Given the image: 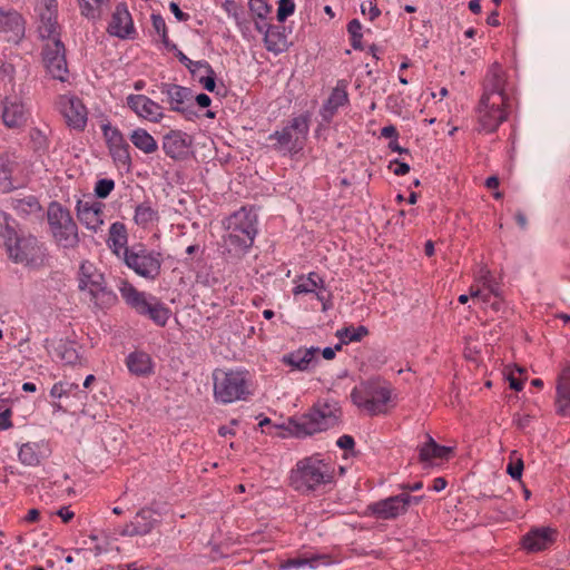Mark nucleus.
Segmentation results:
<instances>
[{
	"label": "nucleus",
	"instance_id": "obj_1",
	"mask_svg": "<svg viewBox=\"0 0 570 570\" xmlns=\"http://www.w3.org/2000/svg\"><path fill=\"white\" fill-rule=\"evenodd\" d=\"M257 217L252 210L242 208L227 219V235L224 247L233 257L243 256L254 243L257 234Z\"/></svg>",
	"mask_w": 570,
	"mask_h": 570
},
{
	"label": "nucleus",
	"instance_id": "obj_64",
	"mask_svg": "<svg viewBox=\"0 0 570 570\" xmlns=\"http://www.w3.org/2000/svg\"><path fill=\"white\" fill-rule=\"evenodd\" d=\"M362 24L357 19H353L347 24V31L350 36H362Z\"/></svg>",
	"mask_w": 570,
	"mask_h": 570
},
{
	"label": "nucleus",
	"instance_id": "obj_13",
	"mask_svg": "<svg viewBox=\"0 0 570 570\" xmlns=\"http://www.w3.org/2000/svg\"><path fill=\"white\" fill-rule=\"evenodd\" d=\"M159 89L166 96L164 101L169 104L173 111L181 114L188 120L197 116L190 89L175 83H161Z\"/></svg>",
	"mask_w": 570,
	"mask_h": 570
},
{
	"label": "nucleus",
	"instance_id": "obj_54",
	"mask_svg": "<svg viewBox=\"0 0 570 570\" xmlns=\"http://www.w3.org/2000/svg\"><path fill=\"white\" fill-rule=\"evenodd\" d=\"M13 188L10 180V171L6 167H0V191L8 193Z\"/></svg>",
	"mask_w": 570,
	"mask_h": 570
},
{
	"label": "nucleus",
	"instance_id": "obj_58",
	"mask_svg": "<svg viewBox=\"0 0 570 570\" xmlns=\"http://www.w3.org/2000/svg\"><path fill=\"white\" fill-rule=\"evenodd\" d=\"M336 444L338 448H341L343 450H352L355 445V442H354L353 436H351L348 434H344L338 438Z\"/></svg>",
	"mask_w": 570,
	"mask_h": 570
},
{
	"label": "nucleus",
	"instance_id": "obj_4",
	"mask_svg": "<svg viewBox=\"0 0 570 570\" xmlns=\"http://www.w3.org/2000/svg\"><path fill=\"white\" fill-rule=\"evenodd\" d=\"M78 288L97 308H107L117 302L116 294L107 287L104 274L88 261L79 267Z\"/></svg>",
	"mask_w": 570,
	"mask_h": 570
},
{
	"label": "nucleus",
	"instance_id": "obj_12",
	"mask_svg": "<svg viewBox=\"0 0 570 570\" xmlns=\"http://www.w3.org/2000/svg\"><path fill=\"white\" fill-rule=\"evenodd\" d=\"M43 65L53 79L66 81L68 67L65 45L60 38L50 39L42 48Z\"/></svg>",
	"mask_w": 570,
	"mask_h": 570
},
{
	"label": "nucleus",
	"instance_id": "obj_27",
	"mask_svg": "<svg viewBox=\"0 0 570 570\" xmlns=\"http://www.w3.org/2000/svg\"><path fill=\"white\" fill-rule=\"evenodd\" d=\"M137 313L148 316L158 326H165L170 316V309L155 296L147 298Z\"/></svg>",
	"mask_w": 570,
	"mask_h": 570
},
{
	"label": "nucleus",
	"instance_id": "obj_34",
	"mask_svg": "<svg viewBox=\"0 0 570 570\" xmlns=\"http://www.w3.org/2000/svg\"><path fill=\"white\" fill-rule=\"evenodd\" d=\"M108 244L117 255L120 250L125 253V249H130L127 247V230L124 224L114 223L110 226Z\"/></svg>",
	"mask_w": 570,
	"mask_h": 570
},
{
	"label": "nucleus",
	"instance_id": "obj_17",
	"mask_svg": "<svg viewBox=\"0 0 570 570\" xmlns=\"http://www.w3.org/2000/svg\"><path fill=\"white\" fill-rule=\"evenodd\" d=\"M505 82V72L498 63H493L485 76L481 99L492 105L508 102Z\"/></svg>",
	"mask_w": 570,
	"mask_h": 570
},
{
	"label": "nucleus",
	"instance_id": "obj_3",
	"mask_svg": "<svg viewBox=\"0 0 570 570\" xmlns=\"http://www.w3.org/2000/svg\"><path fill=\"white\" fill-rule=\"evenodd\" d=\"M342 410L335 400H320L308 413L293 421L297 436H307L332 429L340 423Z\"/></svg>",
	"mask_w": 570,
	"mask_h": 570
},
{
	"label": "nucleus",
	"instance_id": "obj_47",
	"mask_svg": "<svg viewBox=\"0 0 570 570\" xmlns=\"http://www.w3.org/2000/svg\"><path fill=\"white\" fill-rule=\"evenodd\" d=\"M295 11V3L293 0H279L277 8V20L284 22Z\"/></svg>",
	"mask_w": 570,
	"mask_h": 570
},
{
	"label": "nucleus",
	"instance_id": "obj_44",
	"mask_svg": "<svg viewBox=\"0 0 570 570\" xmlns=\"http://www.w3.org/2000/svg\"><path fill=\"white\" fill-rule=\"evenodd\" d=\"M134 219L136 224L146 227L148 224L157 219V212L149 205L141 204L136 207Z\"/></svg>",
	"mask_w": 570,
	"mask_h": 570
},
{
	"label": "nucleus",
	"instance_id": "obj_55",
	"mask_svg": "<svg viewBox=\"0 0 570 570\" xmlns=\"http://www.w3.org/2000/svg\"><path fill=\"white\" fill-rule=\"evenodd\" d=\"M523 471V462L521 459L517 460L515 462H510L507 472L512 479L519 480L522 476Z\"/></svg>",
	"mask_w": 570,
	"mask_h": 570
},
{
	"label": "nucleus",
	"instance_id": "obj_61",
	"mask_svg": "<svg viewBox=\"0 0 570 570\" xmlns=\"http://www.w3.org/2000/svg\"><path fill=\"white\" fill-rule=\"evenodd\" d=\"M169 9L170 11L174 13L175 18L178 20V21H187L189 19V14L188 13H185L180 10L178 3L176 2H170L169 4Z\"/></svg>",
	"mask_w": 570,
	"mask_h": 570
},
{
	"label": "nucleus",
	"instance_id": "obj_10",
	"mask_svg": "<svg viewBox=\"0 0 570 570\" xmlns=\"http://www.w3.org/2000/svg\"><path fill=\"white\" fill-rule=\"evenodd\" d=\"M9 257L14 263L37 264L43 257V247L32 235L14 234L13 239L4 245Z\"/></svg>",
	"mask_w": 570,
	"mask_h": 570
},
{
	"label": "nucleus",
	"instance_id": "obj_30",
	"mask_svg": "<svg viewBox=\"0 0 570 570\" xmlns=\"http://www.w3.org/2000/svg\"><path fill=\"white\" fill-rule=\"evenodd\" d=\"M281 29V27L268 26L265 30L264 43L271 52L281 53L287 49V37Z\"/></svg>",
	"mask_w": 570,
	"mask_h": 570
},
{
	"label": "nucleus",
	"instance_id": "obj_40",
	"mask_svg": "<svg viewBox=\"0 0 570 570\" xmlns=\"http://www.w3.org/2000/svg\"><path fill=\"white\" fill-rule=\"evenodd\" d=\"M368 334V330L360 325L357 327L347 326L338 330L336 336L340 338L338 344H348L351 342H360L364 336Z\"/></svg>",
	"mask_w": 570,
	"mask_h": 570
},
{
	"label": "nucleus",
	"instance_id": "obj_14",
	"mask_svg": "<svg viewBox=\"0 0 570 570\" xmlns=\"http://www.w3.org/2000/svg\"><path fill=\"white\" fill-rule=\"evenodd\" d=\"M102 134L106 139L109 153L118 167L129 169L131 157L129 154V145L120 130L110 124L102 126Z\"/></svg>",
	"mask_w": 570,
	"mask_h": 570
},
{
	"label": "nucleus",
	"instance_id": "obj_24",
	"mask_svg": "<svg viewBox=\"0 0 570 570\" xmlns=\"http://www.w3.org/2000/svg\"><path fill=\"white\" fill-rule=\"evenodd\" d=\"M108 32L121 39L130 38L135 33L131 16L124 3L116 6L108 26Z\"/></svg>",
	"mask_w": 570,
	"mask_h": 570
},
{
	"label": "nucleus",
	"instance_id": "obj_37",
	"mask_svg": "<svg viewBox=\"0 0 570 570\" xmlns=\"http://www.w3.org/2000/svg\"><path fill=\"white\" fill-rule=\"evenodd\" d=\"M317 288H324L323 278L316 273H309L306 277L301 276L293 289L294 295L315 293Z\"/></svg>",
	"mask_w": 570,
	"mask_h": 570
},
{
	"label": "nucleus",
	"instance_id": "obj_57",
	"mask_svg": "<svg viewBox=\"0 0 570 570\" xmlns=\"http://www.w3.org/2000/svg\"><path fill=\"white\" fill-rule=\"evenodd\" d=\"M389 168L392 169L396 176H403L410 171V166L406 163L399 161L397 159L392 160Z\"/></svg>",
	"mask_w": 570,
	"mask_h": 570
},
{
	"label": "nucleus",
	"instance_id": "obj_16",
	"mask_svg": "<svg viewBox=\"0 0 570 570\" xmlns=\"http://www.w3.org/2000/svg\"><path fill=\"white\" fill-rule=\"evenodd\" d=\"M39 17L38 31L42 39H55L60 37V26L58 24V2L57 0H40L36 7Z\"/></svg>",
	"mask_w": 570,
	"mask_h": 570
},
{
	"label": "nucleus",
	"instance_id": "obj_26",
	"mask_svg": "<svg viewBox=\"0 0 570 570\" xmlns=\"http://www.w3.org/2000/svg\"><path fill=\"white\" fill-rule=\"evenodd\" d=\"M318 352V347L298 348L297 351L285 354L282 362L292 366L294 370L307 371L317 363L316 354Z\"/></svg>",
	"mask_w": 570,
	"mask_h": 570
},
{
	"label": "nucleus",
	"instance_id": "obj_56",
	"mask_svg": "<svg viewBox=\"0 0 570 570\" xmlns=\"http://www.w3.org/2000/svg\"><path fill=\"white\" fill-rule=\"evenodd\" d=\"M153 28L159 36H165L167 27L164 18L160 14L151 16Z\"/></svg>",
	"mask_w": 570,
	"mask_h": 570
},
{
	"label": "nucleus",
	"instance_id": "obj_21",
	"mask_svg": "<svg viewBox=\"0 0 570 570\" xmlns=\"http://www.w3.org/2000/svg\"><path fill=\"white\" fill-rule=\"evenodd\" d=\"M104 204L98 200H78L77 216L88 229L97 232L104 224Z\"/></svg>",
	"mask_w": 570,
	"mask_h": 570
},
{
	"label": "nucleus",
	"instance_id": "obj_15",
	"mask_svg": "<svg viewBox=\"0 0 570 570\" xmlns=\"http://www.w3.org/2000/svg\"><path fill=\"white\" fill-rule=\"evenodd\" d=\"M507 102H499L495 105L490 101L480 99L476 108V118L479 124V130L484 132H494L499 126L507 120Z\"/></svg>",
	"mask_w": 570,
	"mask_h": 570
},
{
	"label": "nucleus",
	"instance_id": "obj_36",
	"mask_svg": "<svg viewBox=\"0 0 570 570\" xmlns=\"http://www.w3.org/2000/svg\"><path fill=\"white\" fill-rule=\"evenodd\" d=\"M328 563L327 556L325 554H313L311 557H296L289 558L281 562L279 568L282 570L291 569V568H301L308 566L309 568H316L318 562Z\"/></svg>",
	"mask_w": 570,
	"mask_h": 570
},
{
	"label": "nucleus",
	"instance_id": "obj_52",
	"mask_svg": "<svg viewBox=\"0 0 570 570\" xmlns=\"http://www.w3.org/2000/svg\"><path fill=\"white\" fill-rule=\"evenodd\" d=\"M199 83L204 87V89L208 90L209 92H214L216 89V73L213 70V73H204L199 76L198 78Z\"/></svg>",
	"mask_w": 570,
	"mask_h": 570
},
{
	"label": "nucleus",
	"instance_id": "obj_22",
	"mask_svg": "<svg viewBox=\"0 0 570 570\" xmlns=\"http://www.w3.org/2000/svg\"><path fill=\"white\" fill-rule=\"evenodd\" d=\"M2 121L10 129H18L27 122V111L23 104L17 97H6L2 100Z\"/></svg>",
	"mask_w": 570,
	"mask_h": 570
},
{
	"label": "nucleus",
	"instance_id": "obj_46",
	"mask_svg": "<svg viewBox=\"0 0 570 570\" xmlns=\"http://www.w3.org/2000/svg\"><path fill=\"white\" fill-rule=\"evenodd\" d=\"M186 68L189 70L194 78H198L204 73H213L212 66L205 60L193 61L190 59V63H187Z\"/></svg>",
	"mask_w": 570,
	"mask_h": 570
},
{
	"label": "nucleus",
	"instance_id": "obj_2",
	"mask_svg": "<svg viewBox=\"0 0 570 570\" xmlns=\"http://www.w3.org/2000/svg\"><path fill=\"white\" fill-rule=\"evenodd\" d=\"M332 469L318 455L299 460L289 473V485L297 492L308 494L320 485L332 481Z\"/></svg>",
	"mask_w": 570,
	"mask_h": 570
},
{
	"label": "nucleus",
	"instance_id": "obj_59",
	"mask_svg": "<svg viewBox=\"0 0 570 570\" xmlns=\"http://www.w3.org/2000/svg\"><path fill=\"white\" fill-rule=\"evenodd\" d=\"M11 410L6 407L2 412H0V430H7L12 426L11 423Z\"/></svg>",
	"mask_w": 570,
	"mask_h": 570
},
{
	"label": "nucleus",
	"instance_id": "obj_43",
	"mask_svg": "<svg viewBox=\"0 0 570 570\" xmlns=\"http://www.w3.org/2000/svg\"><path fill=\"white\" fill-rule=\"evenodd\" d=\"M106 0H78L80 12L88 19H99Z\"/></svg>",
	"mask_w": 570,
	"mask_h": 570
},
{
	"label": "nucleus",
	"instance_id": "obj_6",
	"mask_svg": "<svg viewBox=\"0 0 570 570\" xmlns=\"http://www.w3.org/2000/svg\"><path fill=\"white\" fill-rule=\"evenodd\" d=\"M213 381L214 397L219 403L246 400L250 394V381L246 372L217 368L213 373Z\"/></svg>",
	"mask_w": 570,
	"mask_h": 570
},
{
	"label": "nucleus",
	"instance_id": "obj_11",
	"mask_svg": "<svg viewBox=\"0 0 570 570\" xmlns=\"http://www.w3.org/2000/svg\"><path fill=\"white\" fill-rule=\"evenodd\" d=\"M412 503V495L403 492L386 499L370 503L366 507V514L381 520H394L406 513Z\"/></svg>",
	"mask_w": 570,
	"mask_h": 570
},
{
	"label": "nucleus",
	"instance_id": "obj_35",
	"mask_svg": "<svg viewBox=\"0 0 570 570\" xmlns=\"http://www.w3.org/2000/svg\"><path fill=\"white\" fill-rule=\"evenodd\" d=\"M119 291L126 303L135 308L136 312H138L142 304L147 301L146 294L144 292H139L132 284L128 282H122Z\"/></svg>",
	"mask_w": 570,
	"mask_h": 570
},
{
	"label": "nucleus",
	"instance_id": "obj_28",
	"mask_svg": "<svg viewBox=\"0 0 570 570\" xmlns=\"http://www.w3.org/2000/svg\"><path fill=\"white\" fill-rule=\"evenodd\" d=\"M452 452L453 448L438 444L430 435H428L426 442L419 446L421 462H432L435 459L445 460Z\"/></svg>",
	"mask_w": 570,
	"mask_h": 570
},
{
	"label": "nucleus",
	"instance_id": "obj_8",
	"mask_svg": "<svg viewBox=\"0 0 570 570\" xmlns=\"http://www.w3.org/2000/svg\"><path fill=\"white\" fill-rule=\"evenodd\" d=\"M351 399L355 405L364 409L370 415L386 412V405L391 401V391L387 386L368 384L363 390L354 389Z\"/></svg>",
	"mask_w": 570,
	"mask_h": 570
},
{
	"label": "nucleus",
	"instance_id": "obj_7",
	"mask_svg": "<svg viewBox=\"0 0 570 570\" xmlns=\"http://www.w3.org/2000/svg\"><path fill=\"white\" fill-rule=\"evenodd\" d=\"M124 262L127 267L146 279L154 281L160 274V254L149 250L142 245H134L130 249H125Z\"/></svg>",
	"mask_w": 570,
	"mask_h": 570
},
{
	"label": "nucleus",
	"instance_id": "obj_31",
	"mask_svg": "<svg viewBox=\"0 0 570 570\" xmlns=\"http://www.w3.org/2000/svg\"><path fill=\"white\" fill-rule=\"evenodd\" d=\"M347 101L348 96L345 88L336 86L322 108L323 118H331L336 112V110L344 106Z\"/></svg>",
	"mask_w": 570,
	"mask_h": 570
},
{
	"label": "nucleus",
	"instance_id": "obj_32",
	"mask_svg": "<svg viewBox=\"0 0 570 570\" xmlns=\"http://www.w3.org/2000/svg\"><path fill=\"white\" fill-rule=\"evenodd\" d=\"M132 145L145 154H153L158 149L155 138L142 128H137L130 134Z\"/></svg>",
	"mask_w": 570,
	"mask_h": 570
},
{
	"label": "nucleus",
	"instance_id": "obj_29",
	"mask_svg": "<svg viewBox=\"0 0 570 570\" xmlns=\"http://www.w3.org/2000/svg\"><path fill=\"white\" fill-rule=\"evenodd\" d=\"M129 372L137 376H148L153 373L151 357L145 352H132L126 360Z\"/></svg>",
	"mask_w": 570,
	"mask_h": 570
},
{
	"label": "nucleus",
	"instance_id": "obj_39",
	"mask_svg": "<svg viewBox=\"0 0 570 570\" xmlns=\"http://www.w3.org/2000/svg\"><path fill=\"white\" fill-rule=\"evenodd\" d=\"M132 522L137 528L139 535H145L153 530L157 519L154 517V512L142 509L136 514Z\"/></svg>",
	"mask_w": 570,
	"mask_h": 570
},
{
	"label": "nucleus",
	"instance_id": "obj_60",
	"mask_svg": "<svg viewBox=\"0 0 570 570\" xmlns=\"http://www.w3.org/2000/svg\"><path fill=\"white\" fill-rule=\"evenodd\" d=\"M531 419H532V416L529 414H525V415L518 414L514 416L513 422L518 429L523 431L529 426Z\"/></svg>",
	"mask_w": 570,
	"mask_h": 570
},
{
	"label": "nucleus",
	"instance_id": "obj_41",
	"mask_svg": "<svg viewBox=\"0 0 570 570\" xmlns=\"http://www.w3.org/2000/svg\"><path fill=\"white\" fill-rule=\"evenodd\" d=\"M17 223L8 214L0 210V243L4 246L8 242L13 239L17 233Z\"/></svg>",
	"mask_w": 570,
	"mask_h": 570
},
{
	"label": "nucleus",
	"instance_id": "obj_33",
	"mask_svg": "<svg viewBox=\"0 0 570 570\" xmlns=\"http://www.w3.org/2000/svg\"><path fill=\"white\" fill-rule=\"evenodd\" d=\"M53 354L57 360L65 364H75L79 354L73 342L59 340L53 344Z\"/></svg>",
	"mask_w": 570,
	"mask_h": 570
},
{
	"label": "nucleus",
	"instance_id": "obj_48",
	"mask_svg": "<svg viewBox=\"0 0 570 570\" xmlns=\"http://www.w3.org/2000/svg\"><path fill=\"white\" fill-rule=\"evenodd\" d=\"M114 188H115V183L112 179L102 178L96 183L95 193H96L97 197L106 198L109 196V194L111 193V190Z\"/></svg>",
	"mask_w": 570,
	"mask_h": 570
},
{
	"label": "nucleus",
	"instance_id": "obj_38",
	"mask_svg": "<svg viewBox=\"0 0 570 570\" xmlns=\"http://www.w3.org/2000/svg\"><path fill=\"white\" fill-rule=\"evenodd\" d=\"M12 208L22 216L38 214L41 210V205L37 197L29 195L22 198L11 199Z\"/></svg>",
	"mask_w": 570,
	"mask_h": 570
},
{
	"label": "nucleus",
	"instance_id": "obj_49",
	"mask_svg": "<svg viewBox=\"0 0 570 570\" xmlns=\"http://www.w3.org/2000/svg\"><path fill=\"white\" fill-rule=\"evenodd\" d=\"M248 6L250 11L261 19H264L269 12V7L264 0H249Z\"/></svg>",
	"mask_w": 570,
	"mask_h": 570
},
{
	"label": "nucleus",
	"instance_id": "obj_20",
	"mask_svg": "<svg viewBox=\"0 0 570 570\" xmlns=\"http://www.w3.org/2000/svg\"><path fill=\"white\" fill-rule=\"evenodd\" d=\"M557 539V530L550 527L532 528L522 538V547L528 552H540L549 549Z\"/></svg>",
	"mask_w": 570,
	"mask_h": 570
},
{
	"label": "nucleus",
	"instance_id": "obj_18",
	"mask_svg": "<svg viewBox=\"0 0 570 570\" xmlns=\"http://www.w3.org/2000/svg\"><path fill=\"white\" fill-rule=\"evenodd\" d=\"M59 106L68 127L79 131L85 129L88 120V112L81 99L75 96H62L60 98Z\"/></svg>",
	"mask_w": 570,
	"mask_h": 570
},
{
	"label": "nucleus",
	"instance_id": "obj_25",
	"mask_svg": "<svg viewBox=\"0 0 570 570\" xmlns=\"http://www.w3.org/2000/svg\"><path fill=\"white\" fill-rule=\"evenodd\" d=\"M190 138L186 132L171 130L163 140L165 154L173 159H183L188 154Z\"/></svg>",
	"mask_w": 570,
	"mask_h": 570
},
{
	"label": "nucleus",
	"instance_id": "obj_19",
	"mask_svg": "<svg viewBox=\"0 0 570 570\" xmlns=\"http://www.w3.org/2000/svg\"><path fill=\"white\" fill-rule=\"evenodd\" d=\"M126 104L141 119L158 124L164 118L163 107L145 95H129Z\"/></svg>",
	"mask_w": 570,
	"mask_h": 570
},
{
	"label": "nucleus",
	"instance_id": "obj_9",
	"mask_svg": "<svg viewBox=\"0 0 570 570\" xmlns=\"http://www.w3.org/2000/svg\"><path fill=\"white\" fill-rule=\"evenodd\" d=\"M308 134V118L301 115L291 120V122L279 131L269 136L271 140H276L275 148L284 149L289 153H297L303 148L304 140Z\"/></svg>",
	"mask_w": 570,
	"mask_h": 570
},
{
	"label": "nucleus",
	"instance_id": "obj_51",
	"mask_svg": "<svg viewBox=\"0 0 570 570\" xmlns=\"http://www.w3.org/2000/svg\"><path fill=\"white\" fill-rule=\"evenodd\" d=\"M487 288L489 289V294H483L480 289L474 291L473 288H471L470 296L472 298L482 297L483 302H488L490 294L494 295L495 297H498L500 295L499 286L497 284L489 283L487 285Z\"/></svg>",
	"mask_w": 570,
	"mask_h": 570
},
{
	"label": "nucleus",
	"instance_id": "obj_23",
	"mask_svg": "<svg viewBox=\"0 0 570 570\" xmlns=\"http://www.w3.org/2000/svg\"><path fill=\"white\" fill-rule=\"evenodd\" d=\"M0 32L8 33V40L18 43L26 32V21L16 10L0 8Z\"/></svg>",
	"mask_w": 570,
	"mask_h": 570
},
{
	"label": "nucleus",
	"instance_id": "obj_63",
	"mask_svg": "<svg viewBox=\"0 0 570 570\" xmlns=\"http://www.w3.org/2000/svg\"><path fill=\"white\" fill-rule=\"evenodd\" d=\"M31 138L37 144L38 148H46V146H47V138H46L45 135H42V132L40 130L35 129L31 132Z\"/></svg>",
	"mask_w": 570,
	"mask_h": 570
},
{
	"label": "nucleus",
	"instance_id": "obj_50",
	"mask_svg": "<svg viewBox=\"0 0 570 570\" xmlns=\"http://www.w3.org/2000/svg\"><path fill=\"white\" fill-rule=\"evenodd\" d=\"M361 11L363 14H368L370 20H374L381 14V11L376 6L375 0L364 1L361 4Z\"/></svg>",
	"mask_w": 570,
	"mask_h": 570
},
{
	"label": "nucleus",
	"instance_id": "obj_45",
	"mask_svg": "<svg viewBox=\"0 0 570 570\" xmlns=\"http://www.w3.org/2000/svg\"><path fill=\"white\" fill-rule=\"evenodd\" d=\"M556 407L559 414L570 415V391L557 390Z\"/></svg>",
	"mask_w": 570,
	"mask_h": 570
},
{
	"label": "nucleus",
	"instance_id": "obj_5",
	"mask_svg": "<svg viewBox=\"0 0 570 570\" xmlns=\"http://www.w3.org/2000/svg\"><path fill=\"white\" fill-rule=\"evenodd\" d=\"M49 233L58 247L75 249L80 243L78 226L68 208L51 202L47 208Z\"/></svg>",
	"mask_w": 570,
	"mask_h": 570
},
{
	"label": "nucleus",
	"instance_id": "obj_42",
	"mask_svg": "<svg viewBox=\"0 0 570 570\" xmlns=\"http://www.w3.org/2000/svg\"><path fill=\"white\" fill-rule=\"evenodd\" d=\"M19 461L29 466H35L40 463V455L38 453V445L36 443L22 444L19 453Z\"/></svg>",
	"mask_w": 570,
	"mask_h": 570
},
{
	"label": "nucleus",
	"instance_id": "obj_62",
	"mask_svg": "<svg viewBox=\"0 0 570 570\" xmlns=\"http://www.w3.org/2000/svg\"><path fill=\"white\" fill-rule=\"evenodd\" d=\"M68 394V390L65 389V384L62 382L56 383L50 391V395L56 399H60L63 395Z\"/></svg>",
	"mask_w": 570,
	"mask_h": 570
},
{
	"label": "nucleus",
	"instance_id": "obj_53",
	"mask_svg": "<svg viewBox=\"0 0 570 570\" xmlns=\"http://www.w3.org/2000/svg\"><path fill=\"white\" fill-rule=\"evenodd\" d=\"M557 390L570 391V364L560 373Z\"/></svg>",
	"mask_w": 570,
	"mask_h": 570
}]
</instances>
